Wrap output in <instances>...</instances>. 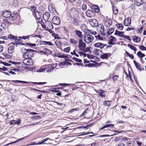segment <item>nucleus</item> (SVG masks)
<instances>
[{"label":"nucleus","instance_id":"57","mask_svg":"<svg viewBox=\"0 0 146 146\" xmlns=\"http://www.w3.org/2000/svg\"><path fill=\"white\" fill-rule=\"evenodd\" d=\"M84 50H82V51H83L84 52H86L89 51L90 50V48L89 47H87L86 48H84Z\"/></svg>","mask_w":146,"mask_h":146},{"label":"nucleus","instance_id":"1","mask_svg":"<svg viewBox=\"0 0 146 146\" xmlns=\"http://www.w3.org/2000/svg\"><path fill=\"white\" fill-rule=\"evenodd\" d=\"M22 52L23 53V57L25 58L31 57L33 54V50H27L25 48L22 49Z\"/></svg>","mask_w":146,"mask_h":146},{"label":"nucleus","instance_id":"38","mask_svg":"<svg viewBox=\"0 0 146 146\" xmlns=\"http://www.w3.org/2000/svg\"><path fill=\"white\" fill-rule=\"evenodd\" d=\"M44 49L45 52V55L50 54L52 52V51L46 48H45Z\"/></svg>","mask_w":146,"mask_h":146},{"label":"nucleus","instance_id":"21","mask_svg":"<svg viewBox=\"0 0 146 146\" xmlns=\"http://www.w3.org/2000/svg\"><path fill=\"white\" fill-rule=\"evenodd\" d=\"M111 54L110 53H103L100 57L102 59H108V57L110 56Z\"/></svg>","mask_w":146,"mask_h":146},{"label":"nucleus","instance_id":"32","mask_svg":"<svg viewBox=\"0 0 146 146\" xmlns=\"http://www.w3.org/2000/svg\"><path fill=\"white\" fill-rule=\"evenodd\" d=\"M116 25L117 28L120 31H121L122 30L123 28V27L122 25L120 23H119L118 24H116Z\"/></svg>","mask_w":146,"mask_h":146},{"label":"nucleus","instance_id":"49","mask_svg":"<svg viewBox=\"0 0 146 146\" xmlns=\"http://www.w3.org/2000/svg\"><path fill=\"white\" fill-rule=\"evenodd\" d=\"M95 36L97 40H103V38L101 37L99 35L97 36Z\"/></svg>","mask_w":146,"mask_h":146},{"label":"nucleus","instance_id":"47","mask_svg":"<svg viewBox=\"0 0 146 146\" xmlns=\"http://www.w3.org/2000/svg\"><path fill=\"white\" fill-rule=\"evenodd\" d=\"M78 53L79 54L80 56H83L84 57H86V54L81 52H78Z\"/></svg>","mask_w":146,"mask_h":146},{"label":"nucleus","instance_id":"17","mask_svg":"<svg viewBox=\"0 0 146 146\" xmlns=\"http://www.w3.org/2000/svg\"><path fill=\"white\" fill-rule=\"evenodd\" d=\"M14 51V46L13 45H11L8 48V52L9 54H12Z\"/></svg>","mask_w":146,"mask_h":146},{"label":"nucleus","instance_id":"51","mask_svg":"<svg viewBox=\"0 0 146 146\" xmlns=\"http://www.w3.org/2000/svg\"><path fill=\"white\" fill-rule=\"evenodd\" d=\"M72 59L75 61L79 62H81L82 61L81 59H78L76 57L73 58Z\"/></svg>","mask_w":146,"mask_h":146},{"label":"nucleus","instance_id":"6","mask_svg":"<svg viewBox=\"0 0 146 146\" xmlns=\"http://www.w3.org/2000/svg\"><path fill=\"white\" fill-rule=\"evenodd\" d=\"M52 21L53 24L55 25H59L60 23V19L57 16L54 17L52 19Z\"/></svg>","mask_w":146,"mask_h":146},{"label":"nucleus","instance_id":"30","mask_svg":"<svg viewBox=\"0 0 146 146\" xmlns=\"http://www.w3.org/2000/svg\"><path fill=\"white\" fill-rule=\"evenodd\" d=\"M72 23L75 25L77 26L79 23V21L78 20L76 19H74L72 21Z\"/></svg>","mask_w":146,"mask_h":146},{"label":"nucleus","instance_id":"35","mask_svg":"<svg viewBox=\"0 0 146 146\" xmlns=\"http://www.w3.org/2000/svg\"><path fill=\"white\" fill-rule=\"evenodd\" d=\"M110 101H105L103 102V105L105 106H110Z\"/></svg>","mask_w":146,"mask_h":146},{"label":"nucleus","instance_id":"28","mask_svg":"<svg viewBox=\"0 0 146 146\" xmlns=\"http://www.w3.org/2000/svg\"><path fill=\"white\" fill-rule=\"evenodd\" d=\"M101 52V50L96 48L93 51V52L94 54L97 55H99Z\"/></svg>","mask_w":146,"mask_h":146},{"label":"nucleus","instance_id":"58","mask_svg":"<svg viewBox=\"0 0 146 146\" xmlns=\"http://www.w3.org/2000/svg\"><path fill=\"white\" fill-rule=\"evenodd\" d=\"M45 70H46L45 68H41L39 70H37V72H44V71H45Z\"/></svg>","mask_w":146,"mask_h":146},{"label":"nucleus","instance_id":"48","mask_svg":"<svg viewBox=\"0 0 146 146\" xmlns=\"http://www.w3.org/2000/svg\"><path fill=\"white\" fill-rule=\"evenodd\" d=\"M70 50V47H68L66 48H64V52H69Z\"/></svg>","mask_w":146,"mask_h":146},{"label":"nucleus","instance_id":"53","mask_svg":"<svg viewBox=\"0 0 146 146\" xmlns=\"http://www.w3.org/2000/svg\"><path fill=\"white\" fill-rule=\"evenodd\" d=\"M86 28V26L85 24H82L81 26V28L83 31H84Z\"/></svg>","mask_w":146,"mask_h":146},{"label":"nucleus","instance_id":"27","mask_svg":"<svg viewBox=\"0 0 146 146\" xmlns=\"http://www.w3.org/2000/svg\"><path fill=\"white\" fill-rule=\"evenodd\" d=\"M114 126V124H107L103 126L102 128H100V129L101 130H103V129H105L106 128L108 127H113Z\"/></svg>","mask_w":146,"mask_h":146},{"label":"nucleus","instance_id":"14","mask_svg":"<svg viewBox=\"0 0 146 146\" xmlns=\"http://www.w3.org/2000/svg\"><path fill=\"white\" fill-rule=\"evenodd\" d=\"M97 30L98 32L104 34V28L103 25L99 26L97 27Z\"/></svg>","mask_w":146,"mask_h":146},{"label":"nucleus","instance_id":"56","mask_svg":"<svg viewBox=\"0 0 146 146\" xmlns=\"http://www.w3.org/2000/svg\"><path fill=\"white\" fill-rule=\"evenodd\" d=\"M1 63H2L3 64V65L6 66H10L11 65V64H9L6 62H1Z\"/></svg>","mask_w":146,"mask_h":146},{"label":"nucleus","instance_id":"33","mask_svg":"<svg viewBox=\"0 0 146 146\" xmlns=\"http://www.w3.org/2000/svg\"><path fill=\"white\" fill-rule=\"evenodd\" d=\"M42 43L44 44L45 45H53L52 44V43L50 42L46 41H42Z\"/></svg>","mask_w":146,"mask_h":146},{"label":"nucleus","instance_id":"34","mask_svg":"<svg viewBox=\"0 0 146 146\" xmlns=\"http://www.w3.org/2000/svg\"><path fill=\"white\" fill-rule=\"evenodd\" d=\"M137 55L139 57L141 58H142L145 56V54L141 52H138L137 53Z\"/></svg>","mask_w":146,"mask_h":146},{"label":"nucleus","instance_id":"50","mask_svg":"<svg viewBox=\"0 0 146 146\" xmlns=\"http://www.w3.org/2000/svg\"><path fill=\"white\" fill-rule=\"evenodd\" d=\"M126 54L129 56L131 59H133L134 58L133 56V55L130 54L127 51H126Z\"/></svg>","mask_w":146,"mask_h":146},{"label":"nucleus","instance_id":"43","mask_svg":"<svg viewBox=\"0 0 146 146\" xmlns=\"http://www.w3.org/2000/svg\"><path fill=\"white\" fill-rule=\"evenodd\" d=\"M8 38L10 39H13L15 40L17 39L16 37H15L14 36L11 35H9L8 36Z\"/></svg>","mask_w":146,"mask_h":146},{"label":"nucleus","instance_id":"44","mask_svg":"<svg viewBox=\"0 0 146 146\" xmlns=\"http://www.w3.org/2000/svg\"><path fill=\"white\" fill-rule=\"evenodd\" d=\"M24 139V137H23L19 139L18 140H17L15 141L9 143L8 145H10L11 144H12L15 143L19 141H21V140H22L23 139Z\"/></svg>","mask_w":146,"mask_h":146},{"label":"nucleus","instance_id":"25","mask_svg":"<svg viewBox=\"0 0 146 146\" xmlns=\"http://www.w3.org/2000/svg\"><path fill=\"white\" fill-rule=\"evenodd\" d=\"M109 40L111 44H113L116 42V40L115 38L111 36L109 38Z\"/></svg>","mask_w":146,"mask_h":146},{"label":"nucleus","instance_id":"26","mask_svg":"<svg viewBox=\"0 0 146 146\" xmlns=\"http://www.w3.org/2000/svg\"><path fill=\"white\" fill-rule=\"evenodd\" d=\"M132 38V39L133 41L134 42H139L140 41L141 39L139 37H137L136 36H134L131 37Z\"/></svg>","mask_w":146,"mask_h":146},{"label":"nucleus","instance_id":"11","mask_svg":"<svg viewBox=\"0 0 146 146\" xmlns=\"http://www.w3.org/2000/svg\"><path fill=\"white\" fill-rule=\"evenodd\" d=\"M131 19L130 17L127 18L124 21V25L126 26H128L130 25L131 23Z\"/></svg>","mask_w":146,"mask_h":146},{"label":"nucleus","instance_id":"40","mask_svg":"<svg viewBox=\"0 0 146 146\" xmlns=\"http://www.w3.org/2000/svg\"><path fill=\"white\" fill-rule=\"evenodd\" d=\"M114 29L113 28H110L108 31L107 32V34L108 35L111 34L114 32Z\"/></svg>","mask_w":146,"mask_h":146},{"label":"nucleus","instance_id":"23","mask_svg":"<svg viewBox=\"0 0 146 146\" xmlns=\"http://www.w3.org/2000/svg\"><path fill=\"white\" fill-rule=\"evenodd\" d=\"M134 3L137 6H139L142 4L143 3V0H134Z\"/></svg>","mask_w":146,"mask_h":146},{"label":"nucleus","instance_id":"9","mask_svg":"<svg viewBox=\"0 0 146 146\" xmlns=\"http://www.w3.org/2000/svg\"><path fill=\"white\" fill-rule=\"evenodd\" d=\"M23 63L26 65H31L33 64V62L31 59L25 58L23 61Z\"/></svg>","mask_w":146,"mask_h":146},{"label":"nucleus","instance_id":"13","mask_svg":"<svg viewBox=\"0 0 146 146\" xmlns=\"http://www.w3.org/2000/svg\"><path fill=\"white\" fill-rule=\"evenodd\" d=\"M33 15L35 16V17L37 19H40L41 17L42 13L41 12H39L37 10L35 11V12L33 14Z\"/></svg>","mask_w":146,"mask_h":146},{"label":"nucleus","instance_id":"24","mask_svg":"<svg viewBox=\"0 0 146 146\" xmlns=\"http://www.w3.org/2000/svg\"><path fill=\"white\" fill-rule=\"evenodd\" d=\"M75 33L76 35L78 36L81 39L82 38L83 36L81 32L76 30L75 31Z\"/></svg>","mask_w":146,"mask_h":146},{"label":"nucleus","instance_id":"8","mask_svg":"<svg viewBox=\"0 0 146 146\" xmlns=\"http://www.w3.org/2000/svg\"><path fill=\"white\" fill-rule=\"evenodd\" d=\"M1 15L5 17L8 18L11 15V13L9 11H5L1 12Z\"/></svg>","mask_w":146,"mask_h":146},{"label":"nucleus","instance_id":"37","mask_svg":"<svg viewBox=\"0 0 146 146\" xmlns=\"http://www.w3.org/2000/svg\"><path fill=\"white\" fill-rule=\"evenodd\" d=\"M55 44L58 47H61L62 46V43L61 41L58 40H57L56 41Z\"/></svg>","mask_w":146,"mask_h":146},{"label":"nucleus","instance_id":"54","mask_svg":"<svg viewBox=\"0 0 146 146\" xmlns=\"http://www.w3.org/2000/svg\"><path fill=\"white\" fill-rule=\"evenodd\" d=\"M57 56L59 58H64L66 57V56L64 55V54L60 55L58 54L57 55Z\"/></svg>","mask_w":146,"mask_h":146},{"label":"nucleus","instance_id":"45","mask_svg":"<svg viewBox=\"0 0 146 146\" xmlns=\"http://www.w3.org/2000/svg\"><path fill=\"white\" fill-rule=\"evenodd\" d=\"M139 49L141 50H145L146 51V48L143 45L139 46Z\"/></svg>","mask_w":146,"mask_h":146},{"label":"nucleus","instance_id":"3","mask_svg":"<svg viewBox=\"0 0 146 146\" xmlns=\"http://www.w3.org/2000/svg\"><path fill=\"white\" fill-rule=\"evenodd\" d=\"M78 46L79 50L82 51L86 48V44L83 41L82 39H80L79 41Z\"/></svg>","mask_w":146,"mask_h":146},{"label":"nucleus","instance_id":"10","mask_svg":"<svg viewBox=\"0 0 146 146\" xmlns=\"http://www.w3.org/2000/svg\"><path fill=\"white\" fill-rule=\"evenodd\" d=\"M94 45L96 47L102 49L106 46V44L101 42H98L95 43Z\"/></svg>","mask_w":146,"mask_h":146},{"label":"nucleus","instance_id":"36","mask_svg":"<svg viewBox=\"0 0 146 146\" xmlns=\"http://www.w3.org/2000/svg\"><path fill=\"white\" fill-rule=\"evenodd\" d=\"M54 67H53L50 66L46 68V70L47 72H50L53 69Z\"/></svg>","mask_w":146,"mask_h":146},{"label":"nucleus","instance_id":"46","mask_svg":"<svg viewBox=\"0 0 146 146\" xmlns=\"http://www.w3.org/2000/svg\"><path fill=\"white\" fill-rule=\"evenodd\" d=\"M121 141L122 142L121 143H127V138H121Z\"/></svg>","mask_w":146,"mask_h":146},{"label":"nucleus","instance_id":"59","mask_svg":"<svg viewBox=\"0 0 146 146\" xmlns=\"http://www.w3.org/2000/svg\"><path fill=\"white\" fill-rule=\"evenodd\" d=\"M87 8L86 5L85 4H84L82 6V9L83 11L85 10Z\"/></svg>","mask_w":146,"mask_h":146},{"label":"nucleus","instance_id":"29","mask_svg":"<svg viewBox=\"0 0 146 146\" xmlns=\"http://www.w3.org/2000/svg\"><path fill=\"white\" fill-rule=\"evenodd\" d=\"M70 42L72 44H76L78 43V41L75 40L74 38H70L69 40Z\"/></svg>","mask_w":146,"mask_h":146},{"label":"nucleus","instance_id":"52","mask_svg":"<svg viewBox=\"0 0 146 146\" xmlns=\"http://www.w3.org/2000/svg\"><path fill=\"white\" fill-rule=\"evenodd\" d=\"M143 27H141L140 29H138L137 30V33H141L143 30Z\"/></svg>","mask_w":146,"mask_h":146},{"label":"nucleus","instance_id":"18","mask_svg":"<svg viewBox=\"0 0 146 146\" xmlns=\"http://www.w3.org/2000/svg\"><path fill=\"white\" fill-rule=\"evenodd\" d=\"M93 11L96 13H98L99 11V9L98 7L96 5H93L91 7Z\"/></svg>","mask_w":146,"mask_h":146},{"label":"nucleus","instance_id":"42","mask_svg":"<svg viewBox=\"0 0 146 146\" xmlns=\"http://www.w3.org/2000/svg\"><path fill=\"white\" fill-rule=\"evenodd\" d=\"M113 13L114 15L116 14L118 12V10L115 7L113 8Z\"/></svg>","mask_w":146,"mask_h":146},{"label":"nucleus","instance_id":"16","mask_svg":"<svg viewBox=\"0 0 146 146\" xmlns=\"http://www.w3.org/2000/svg\"><path fill=\"white\" fill-rule=\"evenodd\" d=\"M47 31L50 32L51 29L53 28V26L51 23L48 22L46 23Z\"/></svg>","mask_w":146,"mask_h":146},{"label":"nucleus","instance_id":"41","mask_svg":"<svg viewBox=\"0 0 146 146\" xmlns=\"http://www.w3.org/2000/svg\"><path fill=\"white\" fill-rule=\"evenodd\" d=\"M29 9H30L31 11L33 12V14L35 12V11L37 10H36V7L34 6H31L30 7Z\"/></svg>","mask_w":146,"mask_h":146},{"label":"nucleus","instance_id":"12","mask_svg":"<svg viewBox=\"0 0 146 146\" xmlns=\"http://www.w3.org/2000/svg\"><path fill=\"white\" fill-rule=\"evenodd\" d=\"M42 17L44 21H47L49 19L50 14L48 12H46L43 15Z\"/></svg>","mask_w":146,"mask_h":146},{"label":"nucleus","instance_id":"5","mask_svg":"<svg viewBox=\"0 0 146 146\" xmlns=\"http://www.w3.org/2000/svg\"><path fill=\"white\" fill-rule=\"evenodd\" d=\"M89 23L90 25L92 27H96L98 25V21L95 19H91L89 20Z\"/></svg>","mask_w":146,"mask_h":146},{"label":"nucleus","instance_id":"61","mask_svg":"<svg viewBox=\"0 0 146 146\" xmlns=\"http://www.w3.org/2000/svg\"><path fill=\"white\" fill-rule=\"evenodd\" d=\"M10 125H13L16 124L15 120H13L11 121L10 122Z\"/></svg>","mask_w":146,"mask_h":146},{"label":"nucleus","instance_id":"64","mask_svg":"<svg viewBox=\"0 0 146 146\" xmlns=\"http://www.w3.org/2000/svg\"><path fill=\"white\" fill-rule=\"evenodd\" d=\"M118 77V76H114L112 78L113 81H116L117 80Z\"/></svg>","mask_w":146,"mask_h":146},{"label":"nucleus","instance_id":"63","mask_svg":"<svg viewBox=\"0 0 146 146\" xmlns=\"http://www.w3.org/2000/svg\"><path fill=\"white\" fill-rule=\"evenodd\" d=\"M143 9L146 11V2H145L143 5Z\"/></svg>","mask_w":146,"mask_h":146},{"label":"nucleus","instance_id":"4","mask_svg":"<svg viewBox=\"0 0 146 146\" xmlns=\"http://www.w3.org/2000/svg\"><path fill=\"white\" fill-rule=\"evenodd\" d=\"M112 24V21L111 19H105L104 21V24L107 28H108Z\"/></svg>","mask_w":146,"mask_h":146},{"label":"nucleus","instance_id":"20","mask_svg":"<svg viewBox=\"0 0 146 146\" xmlns=\"http://www.w3.org/2000/svg\"><path fill=\"white\" fill-rule=\"evenodd\" d=\"M17 13L11 14L10 17H9V19L11 21L17 19Z\"/></svg>","mask_w":146,"mask_h":146},{"label":"nucleus","instance_id":"22","mask_svg":"<svg viewBox=\"0 0 146 146\" xmlns=\"http://www.w3.org/2000/svg\"><path fill=\"white\" fill-rule=\"evenodd\" d=\"M124 33V32L123 31H119L116 30L115 31L114 34L116 35L120 36L121 37H123L124 35L123 34Z\"/></svg>","mask_w":146,"mask_h":146},{"label":"nucleus","instance_id":"7","mask_svg":"<svg viewBox=\"0 0 146 146\" xmlns=\"http://www.w3.org/2000/svg\"><path fill=\"white\" fill-rule=\"evenodd\" d=\"M86 15L87 17H93L95 15V13L93 11L88 10L86 11Z\"/></svg>","mask_w":146,"mask_h":146},{"label":"nucleus","instance_id":"62","mask_svg":"<svg viewBox=\"0 0 146 146\" xmlns=\"http://www.w3.org/2000/svg\"><path fill=\"white\" fill-rule=\"evenodd\" d=\"M123 37L127 39L129 41L131 40V39H130L129 36H128L125 35H124V36H123Z\"/></svg>","mask_w":146,"mask_h":146},{"label":"nucleus","instance_id":"55","mask_svg":"<svg viewBox=\"0 0 146 146\" xmlns=\"http://www.w3.org/2000/svg\"><path fill=\"white\" fill-rule=\"evenodd\" d=\"M30 36V35L29 36H22V37H19V38H22V39H27V38H29Z\"/></svg>","mask_w":146,"mask_h":146},{"label":"nucleus","instance_id":"2","mask_svg":"<svg viewBox=\"0 0 146 146\" xmlns=\"http://www.w3.org/2000/svg\"><path fill=\"white\" fill-rule=\"evenodd\" d=\"M84 41L87 44H90L93 42L94 38L92 35L86 34L84 37Z\"/></svg>","mask_w":146,"mask_h":146},{"label":"nucleus","instance_id":"60","mask_svg":"<svg viewBox=\"0 0 146 146\" xmlns=\"http://www.w3.org/2000/svg\"><path fill=\"white\" fill-rule=\"evenodd\" d=\"M4 24L2 23H0V30H2L3 29H4Z\"/></svg>","mask_w":146,"mask_h":146},{"label":"nucleus","instance_id":"39","mask_svg":"<svg viewBox=\"0 0 146 146\" xmlns=\"http://www.w3.org/2000/svg\"><path fill=\"white\" fill-rule=\"evenodd\" d=\"M134 64L135 66L138 69H139V70H141L140 69V65L138 64L137 62H136L135 60H134L133 61Z\"/></svg>","mask_w":146,"mask_h":146},{"label":"nucleus","instance_id":"31","mask_svg":"<svg viewBox=\"0 0 146 146\" xmlns=\"http://www.w3.org/2000/svg\"><path fill=\"white\" fill-rule=\"evenodd\" d=\"M127 46L131 49L133 50V51H135L137 50V49L136 47H135L133 46L131 44H128Z\"/></svg>","mask_w":146,"mask_h":146},{"label":"nucleus","instance_id":"15","mask_svg":"<svg viewBox=\"0 0 146 146\" xmlns=\"http://www.w3.org/2000/svg\"><path fill=\"white\" fill-rule=\"evenodd\" d=\"M49 11L51 13H54L56 12L55 9L53 5L50 4L48 7Z\"/></svg>","mask_w":146,"mask_h":146},{"label":"nucleus","instance_id":"19","mask_svg":"<svg viewBox=\"0 0 146 146\" xmlns=\"http://www.w3.org/2000/svg\"><path fill=\"white\" fill-rule=\"evenodd\" d=\"M95 91L100 96L103 97L105 96V94L104 92V91L102 90H98Z\"/></svg>","mask_w":146,"mask_h":146}]
</instances>
